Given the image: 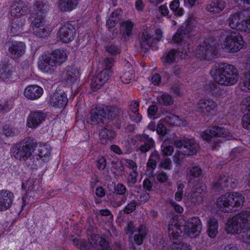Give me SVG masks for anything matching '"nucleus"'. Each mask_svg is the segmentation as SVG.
I'll return each mask as SVG.
<instances>
[{
  "label": "nucleus",
  "mask_w": 250,
  "mask_h": 250,
  "mask_svg": "<svg viewBox=\"0 0 250 250\" xmlns=\"http://www.w3.org/2000/svg\"><path fill=\"white\" fill-rule=\"evenodd\" d=\"M25 22V18L23 17L13 19L11 23V32L16 35L21 33L23 31Z\"/></svg>",
  "instance_id": "24"
},
{
  "label": "nucleus",
  "mask_w": 250,
  "mask_h": 250,
  "mask_svg": "<svg viewBox=\"0 0 250 250\" xmlns=\"http://www.w3.org/2000/svg\"><path fill=\"white\" fill-rule=\"evenodd\" d=\"M227 177L226 175H221L219 176L216 181L212 183V189L214 192L221 193L225 190V185L228 182Z\"/></svg>",
  "instance_id": "28"
},
{
  "label": "nucleus",
  "mask_w": 250,
  "mask_h": 250,
  "mask_svg": "<svg viewBox=\"0 0 250 250\" xmlns=\"http://www.w3.org/2000/svg\"><path fill=\"white\" fill-rule=\"evenodd\" d=\"M245 202V197L239 192L226 193L218 197L216 206L221 211L230 212L235 211V208H241Z\"/></svg>",
  "instance_id": "3"
},
{
  "label": "nucleus",
  "mask_w": 250,
  "mask_h": 250,
  "mask_svg": "<svg viewBox=\"0 0 250 250\" xmlns=\"http://www.w3.org/2000/svg\"><path fill=\"white\" fill-rule=\"evenodd\" d=\"M227 178L228 182L225 185L226 188L230 187L232 188H234L236 187L238 184L237 180L229 176H227Z\"/></svg>",
  "instance_id": "57"
},
{
  "label": "nucleus",
  "mask_w": 250,
  "mask_h": 250,
  "mask_svg": "<svg viewBox=\"0 0 250 250\" xmlns=\"http://www.w3.org/2000/svg\"><path fill=\"white\" fill-rule=\"evenodd\" d=\"M97 167L100 170H103L105 168L106 166V161L104 157H101L98 158L96 161Z\"/></svg>",
  "instance_id": "56"
},
{
  "label": "nucleus",
  "mask_w": 250,
  "mask_h": 250,
  "mask_svg": "<svg viewBox=\"0 0 250 250\" xmlns=\"http://www.w3.org/2000/svg\"><path fill=\"white\" fill-rule=\"evenodd\" d=\"M197 24L196 18L192 15H190L180 28L183 31L184 34L187 35L193 30Z\"/></svg>",
  "instance_id": "26"
},
{
  "label": "nucleus",
  "mask_w": 250,
  "mask_h": 250,
  "mask_svg": "<svg viewBox=\"0 0 250 250\" xmlns=\"http://www.w3.org/2000/svg\"><path fill=\"white\" fill-rule=\"evenodd\" d=\"M115 192L117 195H124L126 191V188L122 184H118L114 186Z\"/></svg>",
  "instance_id": "54"
},
{
  "label": "nucleus",
  "mask_w": 250,
  "mask_h": 250,
  "mask_svg": "<svg viewBox=\"0 0 250 250\" xmlns=\"http://www.w3.org/2000/svg\"><path fill=\"white\" fill-rule=\"evenodd\" d=\"M169 236L170 240L172 241V243L175 244V245L181 244L180 241L181 236L179 234V232L176 231V232L173 233H169Z\"/></svg>",
  "instance_id": "53"
},
{
  "label": "nucleus",
  "mask_w": 250,
  "mask_h": 250,
  "mask_svg": "<svg viewBox=\"0 0 250 250\" xmlns=\"http://www.w3.org/2000/svg\"><path fill=\"white\" fill-rule=\"evenodd\" d=\"M46 6L42 1H37L34 4V14H38V13H42V15H45L46 13Z\"/></svg>",
  "instance_id": "48"
},
{
  "label": "nucleus",
  "mask_w": 250,
  "mask_h": 250,
  "mask_svg": "<svg viewBox=\"0 0 250 250\" xmlns=\"http://www.w3.org/2000/svg\"><path fill=\"white\" fill-rule=\"evenodd\" d=\"M171 161L169 158H167L163 159L160 165V167L165 169H170L171 166Z\"/></svg>",
  "instance_id": "58"
},
{
  "label": "nucleus",
  "mask_w": 250,
  "mask_h": 250,
  "mask_svg": "<svg viewBox=\"0 0 250 250\" xmlns=\"http://www.w3.org/2000/svg\"><path fill=\"white\" fill-rule=\"evenodd\" d=\"M141 141L144 142V144L142 145L139 147V149L142 152H146L154 146V142L153 139L149 138L147 135H143L141 137Z\"/></svg>",
  "instance_id": "31"
},
{
  "label": "nucleus",
  "mask_w": 250,
  "mask_h": 250,
  "mask_svg": "<svg viewBox=\"0 0 250 250\" xmlns=\"http://www.w3.org/2000/svg\"><path fill=\"white\" fill-rule=\"evenodd\" d=\"M213 6L214 7L216 13H219L223 10L225 7V3L222 0H214L213 1Z\"/></svg>",
  "instance_id": "51"
},
{
  "label": "nucleus",
  "mask_w": 250,
  "mask_h": 250,
  "mask_svg": "<svg viewBox=\"0 0 250 250\" xmlns=\"http://www.w3.org/2000/svg\"><path fill=\"white\" fill-rule=\"evenodd\" d=\"M174 143L177 147L182 149V154L179 151L173 156V161L177 165L183 163V155H193L197 153L198 145L193 139L186 137L181 139L176 138L174 139Z\"/></svg>",
  "instance_id": "4"
},
{
  "label": "nucleus",
  "mask_w": 250,
  "mask_h": 250,
  "mask_svg": "<svg viewBox=\"0 0 250 250\" xmlns=\"http://www.w3.org/2000/svg\"><path fill=\"white\" fill-rule=\"evenodd\" d=\"M169 204L173 208L176 212L181 213L183 212V208L173 200H171L169 201Z\"/></svg>",
  "instance_id": "63"
},
{
  "label": "nucleus",
  "mask_w": 250,
  "mask_h": 250,
  "mask_svg": "<svg viewBox=\"0 0 250 250\" xmlns=\"http://www.w3.org/2000/svg\"><path fill=\"white\" fill-rule=\"evenodd\" d=\"M139 104L136 101L132 102L129 105V111L136 117L135 120L137 122L141 120V115L139 113Z\"/></svg>",
  "instance_id": "44"
},
{
  "label": "nucleus",
  "mask_w": 250,
  "mask_h": 250,
  "mask_svg": "<svg viewBox=\"0 0 250 250\" xmlns=\"http://www.w3.org/2000/svg\"><path fill=\"white\" fill-rule=\"evenodd\" d=\"M119 19H112L108 18L106 21V25L110 31V29L115 26L117 23L119 21Z\"/></svg>",
  "instance_id": "59"
},
{
  "label": "nucleus",
  "mask_w": 250,
  "mask_h": 250,
  "mask_svg": "<svg viewBox=\"0 0 250 250\" xmlns=\"http://www.w3.org/2000/svg\"><path fill=\"white\" fill-rule=\"evenodd\" d=\"M133 26V23L130 21L122 22L121 30L123 32V34L129 37L132 34Z\"/></svg>",
  "instance_id": "43"
},
{
  "label": "nucleus",
  "mask_w": 250,
  "mask_h": 250,
  "mask_svg": "<svg viewBox=\"0 0 250 250\" xmlns=\"http://www.w3.org/2000/svg\"><path fill=\"white\" fill-rule=\"evenodd\" d=\"M111 73V70L104 68L98 75L100 78V81H102L104 84L109 79Z\"/></svg>",
  "instance_id": "47"
},
{
  "label": "nucleus",
  "mask_w": 250,
  "mask_h": 250,
  "mask_svg": "<svg viewBox=\"0 0 250 250\" xmlns=\"http://www.w3.org/2000/svg\"><path fill=\"white\" fill-rule=\"evenodd\" d=\"M75 31V27L71 24H64L60 28L58 32L60 40L64 43L71 42L74 39Z\"/></svg>",
  "instance_id": "14"
},
{
  "label": "nucleus",
  "mask_w": 250,
  "mask_h": 250,
  "mask_svg": "<svg viewBox=\"0 0 250 250\" xmlns=\"http://www.w3.org/2000/svg\"><path fill=\"white\" fill-rule=\"evenodd\" d=\"M79 0H59L58 7L62 12H70L75 9Z\"/></svg>",
  "instance_id": "27"
},
{
  "label": "nucleus",
  "mask_w": 250,
  "mask_h": 250,
  "mask_svg": "<svg viewBox=\"0 0 250 250\" xmlns=\"http://www.w3.org/2000/svg\"><path fill=\"white\" fill-rule=\"evenodd\" d=\"M136 206L137 202L135 200H132L125 207L123 211L126 214H130L136 209Z\"/></svg>",
  "instance_id": "50"
},
{
  "label": "nucleus",
  "mask_w": 250,
  "mask_h": 250,
  "mask_svg": "<svg viewBox=\"0 0 250 250\" xmlns=\"http://www.w3.org/2000/svg\"><path fill=\"white\" fill-rule=\"evenodd\" d=\"M157 100L159 104L166 106L170 105L173 103L172 97L170 95L166 93L158 96Z\"/></svg>",
  "instance_id": "39"
},
{
  "label": "nucleus",
  "mask_w": 250,
  "mask_h": 250,
  "mask_svg": "<svg viewBox=\"0 0 250 250\" xmlns=\"http://www.w3.org/2000/svg\"><path fill=\"white\" fill-rule=\"evenodd\" d=\"M186 36L183 31L179 28L173 37V40L175 43L182 42L184 40V37Z\"/></svg>",
  "instance_id": "52"
},
{
  "label": "nucleus",
  "mask_w": 250,
  "mask_h": 250,
  "mask_svg": "<svg viewBox=\"0 0 250 250\" xmlns=\"http://www.w3.org/2000/svg\"><path fill=\"white\" fill-rule=\"evenodd\" d=\"M156 130L157 133L161 135H164L167 133V127L162 123L157 124Z\"/></svg>",
  "instance_id": "60"
},
{
  "label": "nucleus",
  "mask_w": 250,
  "mask_h": 250,
  "mask_svg": "<svg viewBox=\"0 0 250 250\" xmlns=\"http://www.w3.org/2000/svg\"><path fill=\"white\" fill-rule=\"evenodd\" d=\"M100 247L99 250H111L108 242L104 238H101L100 241Z\"/></svg>",
  "instance_id": "62"
},
{
  "label": "nucleus",
  "mask_w": 250,
  "mask_h": 250,
  "mask_svg": "<svg viewBox=\"0 0 250 250\" xmlns=\"http://www.w3.org/2000/svg\"><path fill=\"white\" fill-rule=\"evenodd\" d=\"M7 44L8 46V55L14 60L21 57L25 53V45L20 41H9Z\"/></svg>",
  "instance_id": "13"
},
{
  "label": "nucleus",
  "mask_w": 250,
  "mask_h": 250,
  "mask_svg": "<svg viewBox=\"0 0 250 250\" xmlns=\"http://www.w3.org/2000/svg\"><path fill=\"white\" fill-rule=\"evenodd\" d=\"M33 34L39 38H44L49 34V29L43 26L31 27Z\"/></svg>",
  "instance_id": "38"
},
{
  "label": "nucleus",
  "mask_w": 250,
  "mask_h": 250,
  "mask_svg": "<svg viewBox=\"0 0 250 250\" xmlns=\"http://www.w3.org/2000/svg\"><path fill=\"white\" fill-rule=\"evenodd\" d=\"M33 20L31 24V27L43 26L44 25V17L45 15H42V13L34 14Z\"/></svg>",
  "instance_id": "40"
},
{
  "label": "nucleus",
  "mask_w": 250,
  "mask_h": 250,
  "mask_svg": "<svg viewBox=\"0 0 250 250\" xmlns=\"http://www.w3.org/2000/svg\"><path fill=\"white\" fill-rule=\"evenodd\" d=\"M208 232L209 236L211 238H214L218 233V222L217 220L213 218L209 220L208 224Z\"/></svg>",
  "instance_id": "35"
},
{
  "label": "nucleus",
  "mask_w": 250,
  "mask_h": 250,
  "mask_svg": "<svg viewBox=\"0 0 250 250\" xmlns=\"http://www.w3.org/2000/svg\"><path fill=\"white\" fill-rule=\"evenodd\" d=\"M12 67L11 64L4 63L0 67V78L5 80L8 79L11 75Z\"/></svg>",
  "instance_id": "37"
},
{
  "label": "nucleus",
  "mask_w": 250,
  "mask_h": 250,
  "mask_svg": "<svg viewBox=\"0 0 250 250\" xmlns=\"http://www.w3.org/2000/svg\"><path fill=\"white\" fill-rule=\"evenodd\" d=\"M158 108L156 105H151L149 106L147 109L148 115L150 117H153L158 112Z\"/></svg>",
  "instance_id": "61"
},
{
  "label": "nucleus",
  "mask_w": 250,
  "mask_h": 250,
  "mask_svg": "<svg viewBox=\"0 0 250 250\" xmlns=\"http://www.w3.org/2000/svg\"><path fill=\"white\" fill-rule=\"evenodd\" d=\"M203 139L208 142H213L212 149H214L221 143L231 137L228 130L223 127L213 125L205 130L201 134Z\"/></svg>",
  "instance_id": "6"
},
{
  "label": "nucleus",
  "mask_w": 250,
  "mask_h": 250,
  "mask_svg": "<svg viewBox=\"0 0 250 250\" xmlns=\"http://www.w3.org/2000/svg\"><path fill=\"white\" fill-rule=\"evenodd\" d=\"M220 84L214 82H206L204 84V89L206 93L216 97H223L226 91L221 88Z\"/></svg>",
  "instance_id": "16"
},
{
  "label": "nucleus",
  "mask_w": 250,
  "mask_h": 250,
  "mask_svg": "<svg viewBox=\"0 0 250 250\" xmlns=\"http://www.w3.org/2000/svg\"><path fill=\"white\" fill-rule=\"evenodd\" d=\"M134 71L132 67L129 70L125 71L124 74L120 77L122 82L125 84H128L133 77Z\"/></svg>",
  "instance_id": "46"
},
{
  "label": "nucleus",
  "mask_w": 250,
  "mask_h": 250,
  "mask_svg": "<svg viewBox=\"0 0 250 250\" xmlns=\"http://www.w3.org/2000/svg\"><path fill=\"white\" fill-rule=\"evenodd\" d=\"M154 40L153 37L149 36L148 34L143 33L139 39L142 51L144 52L147 51L151 46L156 43Z\"/></svg>",
  "instance_id": "23"
},
{
  "label": "nucleus",
  "mask_w": 250,
  "mask_h": 250,
  "mask_svg": "<svg viewBox=\"0 0 250 250\" xmlns=\"http://www.w3.org/2000/svg\"><path fill=\"white\" fill-rule=\"evenodd\" d=\"M184 233L190 237L195 238L199 236L202 230V223L198 217H193L187 220L184 219Z\"/></svg>",
  "instance_id": "10"
},
{
  "label": "nucleus",
  "mask_w": 250,
  "mask_h": 250,
  "mask_svg": "<svg viewBox=\"0 0 250 250\" xmlns=\"http://www.w3.org/2000/svg\"><path fill=\"white\" fill-rule=\"evenodd\" d=\"M43 93V89L37 85L28 86L24 92V96L28 99L35 100L40 98Z\"/></svg>",
  "instance_id": "22"
},
{
  "label": "nucleus",
  "mask_w": 250,
  "mask_h": 250,
  "mask_svg": "<svg viewBox=\"0 0 250 250\" xmlns=\"http://www.w3.org/2000/svg\"><path fill=\"white\" fill-rule=\"evenodd\" d=\"M56 65L55 61L52 60L50 57L46 55H42V60L39 62V68L43 72L51 74L56 69Z\"/></svg>",
  "instance_id": "17"
},
{
  "label": "nucleus",
  "mask_w": 250,
  "mask_h": 250,
  "mask_svg": "<svg viewBox=\"0 0 250 250\" xmlns=\"http://www.w3.org/2000/svg\"><path fill=\"white\" fill-rule=\"evenodd\" d=\"M241 230H235L234 228H230V230H227L229 233H236L239 235V238L244 242L250 243V226L244 227Z\"/></svg>",
  "instance_id": "25"
},
{
  "label": "nucleus",
  "mask_w": 250,
  "mask_h": 250,
  "mask_svg": "<svg viewBox=\"0 0 250 250\" xmlns=\"http://www.w3.org/2000/svg\"><path fill=\"white\" fill-rule=\"evenodd\" d=\"M164 120L171 125L179 126L181 124V120L179 116L171 112H166Z\"/></svg>",
  "instance_id": "34"
},
{
  "label": "nucleus",
  "mask_w": 250,
  "mask_h": 250,
  "mask_svg": "<svg viewBox=\"0 0 250 250\" xmlns=\"http://www.w3.org/2000/svg\"><path fill=\"white\" fill-rule=\"evenodd\" d=\"M46 117V115L41 111L31 112L27 119V125L29 127L36 128Z\"/></svg>",
  "instance_id": "18"
},
{
  "label": "nucleus",
  "mask_w": 250,
  "mask_h": 250,
  "mask_svg": "<svg viewBox=\"0 0 250 250\" xmlns=\"http://www.w3.org/2000/svg\"><path fill=\"white\" fill-rule=\"evenodd\" d=\"M247 226H250V209L242 210L233 216L229 221L227 230L234 228L235 230L238 231Z\"/></svg>",
  "instance_id": "9"
},
{
  "label": "nucleus",
  "mask_w": 250,
  "mask_h": 250,
  "mask_svg": "<svg viewBox=\"0 0 250 250\" xmlns=\"http://www.w3.org/2000/svg\"><path fill=\"white\" fill-rule=\"evenodd\" d=\"M189 177L190 179L200 177L202 174L201 169L197 167H192L189 170Z\"/></svg>",
  "instance_id": "49"
},
{
  "label": "nucleus",
  "mask_w": 250,
  "mask_h": 250,
  "mask_svg": "<svg viewBox=\"0 0 250 250\" xmlns=\"http://www.w3.org/2000/svg\"><path fill=\"white\" fill-rule=\"evenodd\" d=\"M242 109L246 113L242 117V124L244 128L250 129V96L244 100Z\"/></svg>",
  "instance_id": "21"
},
{
  "label": "nucleus",
  "mask_w": 250,
  "mask_h": 250,
  "mask_svg": "<svg viewBox=\"0 0 250 250\" xmlns=\"http://www.w3.org/2000/svg\"><path fill=\"white\" fill-rule=\"evenodd\" d=\"M163 154L165 156H170L172 154L174 151L173 146H164L162 148Z\"/></svg>",
  "instance_id": "64"
},
{
  "label": "nucleus",
  "mask_w": 250,
  "mask_h": 250,
  "mask_svg": "<svg viewBox=\"0 0 250 250\" xmlns=\"http://www.w3.org/2000/svg\"><path fill=\"white\" fill-rule=\"evenodd\" d=\"M91 83L90 87L93 91H96L99 89L104 84L102 81H100V78L98 76H90Z\"/></svg>",
  "instance_id": "45"
},
{
  "label": "nucleus",
  "mask_w": 250,
  "mask_h": 250,
  "mask_svg": "<svg viewBox=\"0 0 250 250\" xmlns=\"http://www.w3.org/2000/svg\"><path fill=\"white\" fill-rule=\"evenodd\" d=\"M23 162L27 167L31 169H36L39 165L40 160L38 157L37 153L34 155L32 154V156H29L26 159H25Z\"/></svg>",
  "instance_id": "36"
},
{
  "label": "nucleus",
  "mask_w": 250,
  "mask_h": 250,
  "mask_svg": "<svg viewBox=\"0 0 250 250\" xmlns=\"http://www.w3.org/2000/svg\"><path fill=\"white\" fill-rule=\"evenodd\" d=\"M232 29L250 33V10H243L230 15L227 20Z\"/></svg>",
  "instance_id": "7"
},
{
  "label": "nucleus",
  "mask_w": 250,
  "mask_h": 250,
  "mask_svg": "<svg viewBox=\"0 0 250 250\" xmlns=\"http://www.w3.org/2000/svg\"><path fill=\"white\" fill-rule=\"evenodd\" d=\"M13 197V194L11 192L1 190L0 193V210H4L9 208L12 203Z\"/></svg>",
  "instance_id": "20"
},
{
  "label": "nucleus",
  "mask_w": 250,
  "mask_h": 250,
  "mask_svg": "<svg viewBox=\"0 0 250 250\" xmlns=\"http://www.w3.org/2000/svg\"><path fill=\"white\" fill-rule=\"evenodd\" d=\"M79 72L75 68H72L66 71L64 79L67 83L71 84L77 81Z\"/></svg>",
  "instance_id": "33"
},
{
  "label": "nucleus",
  "mask_w": 250,
  "mask_h": 250,
  "mask_svg": "<svg viewBox=\"0 0 250 250\" xmlns=\"http://www.w3.org/2000/svg\"><path fill=\"white\" fill-rule=\"evenodd\" d=\"M27 10L26 7L22 6V2L13 3L10 7V14L13 17H20L24 15Z\"/></svg>",
  "instance_id": "29"
},
{
  "label": "nucleus",
  "mask_w": 250,
  "mask_h": 250,
  "mask_svg": "<svg viewBox=\"0 0 250 250\" xmlns=\"http://www.w3.org/2000/svg\"><path fill=\"white\" fill-rule=\"evenodd\" d=\"M48 56L58 65H61L66 59L65 52L60 49L54 50Z\"/></svg>",
  "instance_id": "30"
},
{
  "label": "nucleus",
  "mask_w": 250,
  "mask_h": 250,
  "mask_svg": "<svg viewBox=\"0 0 250 250\" xmlns=\"http://www.w3.org/2000/svg\"><path fill=\"white\" fill-rule=\"evenodd\" d=\"M124 111L116 106H106L96 107L91 110V124L110 123L114 119L123 114Z\"/></svg>",
  "instance_id": "2"
},
{
  "label": "nucleus",
  "mask_w": 250,
  "mask_h": 250,
  "mask_svg": "<svg viewBox=\"0 0 250 250\" xmlns=\"http://www.w3.org/2000/svg\"><path fill=\"white\" fill-rule=\"evenodd\" d=\"M49 101L52 106L59 108H64L68 102L65 93L58 92H55L52 95Z\"/></svg>",
  "instance_id": "19"
},
{
  "label": "nucleus",
  "mask_w": 250,
  "mask_h": 250,
  "mask_svg": "<svg viewBox=\"0 0 250 250\" xmlns=\"http://www.w3.org/2000/svg\"><path fill=\"white\" fill-rule=\"evenodd\" d=\"M196 54L197 57L200 59L211 61L217 57L218 50L216 46L205 42L197 47Z\"/></svg>",
  "instance_id": "11"
},
{
  "label": "nucleus",
  "mask_w": 250,
  "mask_h": 250,
  "mask_svg": "<svg viewBox=\"0 0 250 250\" xmlns=\"http://www.w3.org/2000/svg\"><path fill=\"white\" fill-rule=\"evenodd\" d=\"M244 42L238 31H231L225 38L224 49L227 52L234 53L242 48Z\"/></svg>",
  "instance_id": "8"
},
{
  "label": "nucleus",
  "mask_w": 250,
  "mask_h": 250,
  "mask_svg": "<svg viewBox=\"0 0 250 250\" xmlns=\"http://www.w3.org/2000/svg\"><path fill=\"white\" fill-rule=\"evenodd\" d=\"M177 53V51L173 49L169 51L165 55H164L161 58L164 66L167 67L168 65L173 63L175 61V56Z\"/></svg>",
  "instance_id": "32"
},
{
  "label": "nucleus",
  "mask_w": 250,
  "mask_h": 250,
  "mask_svg": "<svg viewBox=\"0 0 250 250\" xmlns=\"http://www.w3.org/2000/svg\"><path fill=\"white\" fill-rule=\"evenodd\" d=\"M179 6V0H173L169 4L170 10L173 11V13L176 16L180 17L183 15V9L182 8H180Z\"/></svg>",
  "instance_id": "42"
},
{
  "label": "nucleus",
  "mask_w": 250,
  "mask_h": 250,
  "mask_svg": "<svg viewBox=\"0 0 250 250\" xmlns=\"http://www.w3.org/2000/svg\"><path fill=\"white\" fill-rule=\"evenodd\" d=\"M242 81L240 83L241 89L246 92H250V71L245 73Z\"/></svg>",
  "instance_id": "41"
},
{
  "label": "nucleus",
  "mask_w": 250,
  "mask_h": 250,
  "mask_svg": "<svg viewBox=\"0 0 250 250\" xmlns=\"http://www.w3.org/2000/svg\"><path fill=\"white\" fill-rule=\"evenodd\" d=\"M102 124L104 126L99 133L100 143L103 145L114 143V139L116 136V134L111 126V124L110 123Z\"/></svg>",
  "instance_id": "12"
},
{
  "label": "nucleus",
  "mask_w": 250,
  "mask_h": 250,
  "mask_svg": "<svg viewBox=\"0 0 250 250\" xmlns=\"http://www.w3.org/2000/svg\"><path fill=\"white\" fill-rule=\"evenodd\" d=\"M38 144L35 140L31 137H28L23 140L20 144L17 145L12 149L14 157L21 161H24L32 154H36V148Z\"/></svg>",
  "instance_id": "5"
},
{
  "label": "nucleus",
  "mask_w": 250,
  "mask_h": 250,
  "mask_svg": "<svg viewBox=\"0 0 250 250\" xmlns=\"http://www.w3.org/2000/svg\"><path fill=\"white\" fill-rule=\"evenodd\" d=\"M36 152L38 157H40V158L48 157L50 155V151L47 150L45 146L39 148Z\"/></svg>",
  "instance_id": "55"
},
{
  "label": "nucleus",
  "mask_w": 250,
  "mask_h": 250,
  "mask_svg": "<svg viewBox=\"0 0 250 250\" xmlns=\"http://www.w3.org/2000/svg\"><path fill=\"white\" fill-rule=\"evenodd\" d=\"M197 110L200 113L213 115L217 111V104L210 99L200 100Z\"/></svg>",
  "instance_id": "15"
},
{
  "label": "nucleus",
  "mask_w": 250,
  "mask_h": 250,
  "mask_svg": "<svg viewBox=\"0 0 250 250\" xmlns=\"http://www.w3.org/2000/svg\"><path fill=\"white\" fill-rule=\"evenodd\" d=\"M210 73L216 83L226 86L234 84L239 78L238 69L234 65L227 63L214 65Z\"/></svg>",
  "instance_id": "1"
}]
</instances>
